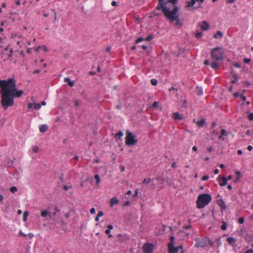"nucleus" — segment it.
Returning a JSON list of instances; mask_svg holds the SVG:
<instances>
[{
    "instance_id": "f257e3e1",
    "label": "nucleus",
    "mask_w": 253,
    "mask_h": 253,
    "mask_svg": "<svg viewBox=\"0 0 253 253\" xmlns=\"http://www.w3.org/2000/svg\"><path fill=\"white\" fill-rule=\"evenodd\" d=\"M16 86V81L13 78H9L7 80H0V103L4 110L14 105L15 97H20L23 94V91L18 90Z\"/></svg>"
},
{
    "instance_id": "f03ea898",
    "label": "nucleus",
    "mask_w": 253,
    "mask_h": 253,
    "mask_svg": "<svg viewBox=\"0 0 253 253\" xmlns=\"http://www.w3.org/2000/svg\"><path fill=\"white\" fill-rule=\"evenodd\" d=\"M178 0H158V4L154 10H162L164 15L171 23L179 16L180 9L176 5Z\"/></svg>"
},
{
    "instance_id": "7ed1b4c3",
    "label": "nucleus",
    "mask_w": 253,
    "mask_h": 253,
    "mask_svg": "<svg viewBox=\"0 0 253 253\" xmlns=\"http://www.w3.org/2000/svg\"><path fill=\"white\" fill-rule=\"evenodd\" d=\"M211 200V196L209 194H202L198 196L197 200V207L199 209H202Z\"/></svg>"
},
{
    "instance_id": "20e7f679",
    "label": "nucleus",
    "mask_w": 253,
    "mask_h": 253,
    "mask_svg": "<svg viewBox=\"0 0 253 253\" xmlns=\"http://www.w3.org/2000/svg\"><path fill=\"white\" fill-rule=\"evenodd\" d=\"M138 142L136 136L127 130L126 131V144L127 146L135 145Z\"/></svg>"
},
{
    "instance_id": "39448f33",
    "label": "nucleus",
    "mask_w": 253,
    "mask_h": 253,
    "mask_svg": "<svg viewBox=\"0 0 253 253\" xmlns=\"http://www.w3.org/2000/svg\"><path fill=\"white\" fill-rule=\"evenodd\" d=\"M220 50L221 48L219 47H216L212 49L211 51V54L213 59L216 61L221 60L223 59V52Z\"/></svg>"
},
{
    "instance_id": "423d86ee",
    "label": "nucleus",
    "mask_w": 253,
    "mask_h": 253,
    "mask_svg": "<svg viewBox=\"0 0 253 253\" xmlns=\"http://www.w3.org/2000/svg\"><path fill=\"white\" fill-rule=\"evenodd\" d=\"M196 241V243L195 246L197 248L204 247L207 246L209 244L211 245H213V243L211 242L209 239H207V237L204 238H197Z\"/></svg>"
},
{
    "instance_id": "0eeeda50",
    "label": "nucleus",
    "mask_w": 253,
    "mask_h": 253,
    "mask_svg": "<svg viewBox=\"0 0 253 253\" xmlns=\"http://www.w3.org/2000/svg\"><path fill=\"white\" fill-rule=\"evenodd\" d=\"M197 2V0H191L189 1L185 2V8H192L193 9H197L202 7L201 4L199 5H195Z\"/></svg>"
},
{
    "instance_id": "6e6552de",
    "label": "nucleus",
    "mask_w": 253,
    "mask_h": 253,
    "mask_svg": "<svg viewBox=\"0 0 253 253\" xmlns=\"http://www.w3.org/2000/svg\"><path fill=\"white\" fill-rule=\"evenodd\" d=\"M143 250L145 253H151L153 250V245L150 243H145L143 245Z\"/></svg>"
},
{
    "instance_id": "1a4fd4ad",
    "label": "nucleus",
    "mask_w": 253,
    "mask_h": 253,
    "mask_svg": "<svg viewBox=\"0 0 253 253\" xmlns=\"http://www.w3.org/2000/svg\"><path fill=\"white\" fill-rule=\"evenodd\" d=\"M201 30L206 31L209 29L210 25L206 21H203L199 24Z\"/></svg>"
},
{
    "instance_id": "9d476101",
    "label": "nucleus",
    "mask_w": 253,
    "mask_h": 253,
    "mask_svg": "<svg viewBox=\"0 0 253 253\" xmlns=\"http://www.w3.org/2000/svg\"><path fill=\"white\" fill-rule=\"evenodd\" d=\"M189 235V233H186V232L179 230L177 233V238L179 240H183L185 237H188Z\"/></svg>"
},
{
    "instance_id": "9b49d317",
    "label": "nucleus",
    "mask_w": 253,
    "mask_h": 253,
    "mask_svg": "<svg viewBox=\"0 0 253 253\" xmlns=\"http://www.w3.org/2000/svg\"><path fill=\"white\" fill-rule=\"evenodd\" d=\"M218 181L219 185L221 186H225L227 184V179L225 176L222 177L219 176L218 177Z\"/></svg>"
},
{
    "instance_id": "f8f14e48",
    "label": "nucleus",
    "mask_w": 253,
    "mask_h": 253,
    "mask_svg": "<svg viewBox=\"0 0 253 253\" xmlns=\"http://www.w3.org/2000/svg\"><path fill=\"white\" fill-rule=\"evenodd\" d=\"M217 203L218 206L221 208V212L223 211V210H225L226 209V205L222 199L218 200Z\"/></svg>"
},
{
    "instance_id": "ddd939ff",
    "label": "nucleus",
    "mask_w": 253,
    "mask_h": 253,
    "mask_svg": "<svg viewBox=\"0 0 253 253\" xmlns=\"http://www.w3.org/2000/svg\"><path fill=\"white\" fill-rule=\"evenodd\" d=\"M178 251V248L175 247L174 246H171V244H170V247H169V253H177Z\"/></svg>"
},
{
    "instance_id": "4468645a",
    "label": "nucleus",
    "mask_w": 253,
    "mask_h": 253,
    "mask_svg": "<svg viewBox=\"0 0 253 253\" xmlns=\"http://www.w3.org/2000/svg\"><path fill=\"white\" fill-rule=\"evenodd\" d=\"M119 202V200L116 197H113L111 199L110 201V206L111 207H113L114 205L118 204Z\"/></svg>"
},
{
    "instance_id": "2eb2a0df",
    "label": "nucleus",
    "mask_w": 253,
    "mask_h": 253,
    "mask_svg": "<svg viewBox=\"0 0 253 253\" xmlns=\"http://www.w3.org/2000/svg\"><path fill=\"white\" fill-rule=\"evenodd\" d=\"M173 118L175 120H181L183 119L182 116L178 112L173 113Z\"/></svg>"
},
{
    "instance_id": "dca6fc26",
    "label": "nucleus",
    "mask_w": 253,
    "mask_h": 253,
    "mask_svg": "<svg viewBox=\"0 0 253 253\" xmlns=\"http://www.w3.org/2000/svg\"><path fill=\"white\" fill-rule=\"evenodd\" d=\"M48 129V126L46 125H42L40 127V131L42 133H44Z\"/></svg>"
},
{
    "instance_id": "f3484780",
    "label": "nucleus",
    "mask_w": 253,
    "mask_h": 253,
    "mask_svg": "<svg viewBox=\"0 0 253 253\" xmlns=\"http://www.w3.org/2000/svg\"><path fill=\"white\" fill-rule=\"evenodd\" d=\"M227 242L232 246H234L235 244L236 240L233 237H228L227 239Z\"/></svg>"
},
{
    "instance_id": "a211bd4d",
    "label": "nucleus",
    "mask_w": 253,
    "mask_h": 253,
    "mask_svg": "<svg viewBox=\"0 0 253 253\" xmlns=\"http://www.w3.org/2000/svg\"><path fill=\"white\" fill-rule=\"evenodd\" d=\"M64 82L67 83L70 86H73L74 84V82L71 81L69 78H64Z\"/></svg>"
},
{
    "instance_id": "6ab92c4d",
    "label": "nucleus",
    "mask_w": 253,
    "mask_h": 253,
    "mask_svg": "<svg viewBox=\"0 0 253 253\" xmlns=\"http://www.w3.org/2000/svg\"><path fill=\"white\" fill-rule=\"evenodd\" d=\"M195 91L198 95H201L203 94L202 88L200 87L197 86L196 88Z\"/></svg>"
},
{
    "instance_id": "aec40b11",
    "label": "nucleus",
    "mask_w": 253,
    "mask_h": 253,
    "mask_svg": "<svg viewBox=\"0 0 253 253\" xmlns=\"http://www.w3.org/2000/svg\"><path fill=\"white\" fill-rule=\"evenodd\" d=\"M184 49H183V48H179L178 49V51L177 52V53H176V52H174L173 54L177 57H178L179 55L180 54H182L184 53Z\"/></svg>"
},
{
    "instance_id": "412c9836",
    "label": "nucleus",
    "mask_w": 253,
    "mask_h": 253,
    "mask_svg": "<svg viewBox=\"0 0 253 253\" xmlns=\"http://www.w3.org/2000/svg\"><path fill=\"white\" fill-rule=\"evenodd\" d=\"M205 124V119H203L201 120L200 121H198L197 122V125L199 127L203 126Z\"/></svg>"
},
{
    "instance_id": "4be33fe9",
    "label": "nucleus",
    "mask_w": 253,
    "mask_h": 253,
    "mask_svg": "<svg viewBox=\"0 0 253 253\" xmlns=\"http://www.w3.org/2000/svg\"><path fill=\"white\" fill-rule=\"evenodd\" d=\"M104 215V213L102 211H100L98 212L97 216L95 218V220L96 221H98L99 220V217L102 216Z\"/></svg>"
},
{
    "instance_id": "5701e85b",
    "label": "nucleus",
    "mask_w": 253,
    "mask_h": 253,
    "mask_svg": "<svg viewBox=\"0 0 253 253\" xmlns=\"http://www.w3.org/2000/svg\"><path fill=\"white\" fill-rule=\"evenodd\" d=\"M94 178L96 180V185L97 186L99 185L100 182V179L98 174H95L94 175Z\"/></svg>"
},
{
    "instance_id": "b1692460",
    "label": "nucleus",
    "mask_w": 253,
    "mask_h": 253,
    "mask_svg": "<svg viewBox=\"0 0 253 253\" xmlns=\"http://www.w3.org/2000/svg\"><path fill=\"white\" fill-rule=\"evenodd\" d=\"M179 16H177V18H176V20H174V21H175V25L177 26H181L182 24V23L180 21V20L179 19Z\"/></svg>"
},
{
    "instance_id": "393cba45",
    "label": "nucleus",
    "mask_w": 253,
    "mask_h": 253,
    "mask_svg": "<svg viewBox=\"0 0 253 253\" xmlns=\"http://www.w3.org/2000/svg\"><path fill=\"white\" fill-rule=\"evenodd\" d=\"M218 36L219 37V38H221L223 36V34L221 32L218 31L217 32V33L214 35L213 37L215 39H217Z\"/></svg>"
},
{
    "instance_id": "a878e982",
    "label": "nucleus",
    "mask_w": 253,
    "mask_h": 253,
    "mask_svg": "<svg viewBox=\"0 0 253 253\" xmlns=\"http://www.w3.org/2000/svg\"><path fill=\"white\" fill-rule=\"evenodd\" d=\"M123 131H122L121 130L119 131L118 133H117V134H116V135H115V138H117V137H118V138L120 139L121 138V137H122L123 136Z\"/></svg>"
},
{
    "instance_id": "bb28decb",
    "label": "nucleus",
    "mask_w": 253,
    "mask_h": 253,
    "mask_svg": "<svg viewBox=\"0 0 253 253\" xmlns=\"http://www.w3.org/2000/svg\"><path fill=\"white\" fill-rule=\"evenodd\" d=\"M29 215V212L27 211H24L23 214V220L24 221H26L27 220V217Z\"/></svg>"
},
{
    "instance_id": "cd10ccee",
    "label": "nucleus",
    "mask_w": 253,
    "mask_h": 253,
    "mask_svg": "<svg viewBox=\"0 0 253 253\" xmlns=\"http://www.w3.org/2000/svg\"><path fill=\"white\" fill-rule=\"evenodd\" d=\"M211 66L212 68L216 69L218 66V64L216 62H214L211 63Z\"/></svg>"
},
{
    "instance_id": "c85d7f7f",
    "label": "nucleus",
    "mask_w": 253,
    "mask_h": 253,
    "mask_svg": "<svg viewBox=\"0 0 253 253\" xmlns=\"http://www.w3.org/2000/svg\"><path fill=\"white\" fill-rule=\"evenodd\" d=\"M154 38V36L153 34H150L147 37V38H146L145 40L146 41H148V42H149L150 41H151L153 38Z\"/></svg>"
},
{
    "instance_id": "c756f323",
    "label": "nucleus",
    "mask_w": 253,
    "mask_h": 253,
    "mask_svg": "<svg viewBox=\"0 0 253 253\" xmlns=\"http://www.w3.org/2000/svg\"><path fill=\"white\" fill-rule=\"evenodd\" d=\"M221 228L223 230H225L227 228V224L225 222L223 221L222 222V225L221 226Z\"/></svg>"
},
{
    "instance_id": "7c9ffc66",
    "label": "nucleus",
    "mask_w": 253,
    "mask_h": 253,
    "mask_svg": "<svg viewBox=\"0 0 253 253\" xmlns=\"http://www.w3.org/2000/svg\"><path fill=\"white\" fill-rule=\"evenodd\" d=\"M41 107V104H40V103H34V108L36 110H38L40 109Z\"/></svg>"
},
{
    "instance_id": "2f4dec72",
    "label": "nucleus",
    "mask_w": 253,
    "mask_h": 253,
    "mask_svg": "<svg viewBox=\"0 0 253 253\" xmlns=\"http://www.w3.org/2000/svg\"><path fill=\"white\" fill-rule=\"evenodd\" d=\"M151 179L150 178H145L143 181H142V183L143 184H148L150 183V182L151 181Z\"/></svg>"
},
{
    "instance_id": "473e14b6",
    "label": "nucleus",
    "mask_w": 253,
    "mask_h": 253,
    "mask_svg": "<svg viewBox=\"0 0 253 253\" xmlns=\"http://www.w3.org/2000/svg\"><path fill=\"white\" fill-rule=\"evenodd\" d=\"M151 82L153 85H156L158 84V81L155 79H152Z\"/></svg>"
},
{
    "instance_id": "72a5a7b5",
    "label": "nucleus",
    "mask_w": 253,
    "mask_h": 253,
    "mask_svg": "<svg viewBox=\"0 0 253 253\" xmlns=\"http://www.w3.org/2000/svg\"><path fill=\"white\" fill-rule=\"evenodd\" d=\"M10 191H11V192H12V193H15L16 191H17V189L16 188V187L15 186H12L10 188Z\"/></svg>"
},
{
    "instance_id": "f704fd0d",
    "label": "nucleus",
    "mask_w": 253,
    "mask_h": 253,
    "mask_svg": "<svg viewBox=\"0 0 253 253\" xmlns=\"http://www.w3.org/2000/svg\"><path fill=\"white\" fill-rule=\"evenodd\" d=\"M49 213H48L46 211H42L41 212V216L42 217H45L47 215H48Z\"/></svg>"
},
{
    "instance_id": "c9c22d12",
    "label": "nucleus",
    "mask_w": 253,
    "mask_h": 253,
    "mask_svg": "<svg viewBox=\"0 0 253 253\" xmlns=\"http://www.w3.org/2000/svg\"><path fill=\"white\" fill-rule=\"evenodd\" d=\"M3 43L1 42L0 43V48H2V47H4V50L5 51L7 50L8 49V48H9V45H6L5 46H3L2 45Z\"/></svg>"
},
{
    "instance_id": "e433bc0d",
    "label": "nucleus",
    "mask_w": 253,
    "mask_h": 253,
    "mask_svg": "<svg viewBox=\"0 0 253 253\" xmlns=\"http://www.w3.org/2000/svg\"><path fill=\"white\" fill-rule=\"evenodd\" d=\"M56 214V212H54L53 213H49L48 216L50 219H52L53 216H54Z\"/></svg>"
},
{
    "instance_id": "4c0bfd02",
    "label": "nucleus",
    "mask_w": 253,
    "mask_h": 253,
    "mask_svg": "<svg viewBox=\"0 0 253 253\" xmlns=\"http://www.w3.org/2000/svg\"><path fill=\"white\" fill-rule=\"evenodd\" d=\"M221 134L223 136H226L227 133L224 129H222L221 130Z\"/></svg>"
},
{
    "instance_id": "58836bf2",
    "label": "nucleus",
    "mask_w": 253,
    "mask_h": 253,
    "mask_svg": "<svg viewBox=\"0 0 253 253\" xmlns=\"http://www.w3.org/2000/svg\"><path fill=\"white\" fill-rule=\"evenodd\" d=\"M203 35V34L202 32H197L196 34L195 35V37L197 38H201Z\"/></svg>"
},
{
    "instance_id": "ea45409f",
    "label": "nucleus",
    "mask_w": 253,
    "mask_h": 253,
    "mask_svg": "<svg viewBox=\"0 0 253 253\" xmlns=\"http://www.w3.org/2000/svg\"><path fill=\"white\" fill-rule=\"evenodd\" d=\"M39 151V148L37 146H34L33 148V151L37 153Z\"/></svg>"
},
{
    "instance_id": "a19ab883",
    "label": "nucleus",
    "mask_w": 253,
    "mask_h": 253,
    "mask_svg": "<svg viewBox=\"0 0 253 253\" xmlns=\"http://www.w3.org/2000/svg\"><path fill=\"white\" fill-rule=\"evenodd\" d=\"M157 107H158V102L157 101H155L152 105V107L154 108H156Z\"/></svg>"
},
{
    "instance_id": "79ce46f5",
    "label": "nucleus",
    "mask_w": 253,
    "mask_h": 253,
    "mask_svg": "<svg viewBox=\"0 0 253 253\" xmlns=\"http://www.w3.org/2000/svg\"><path fill=\"white\" fill-rule=\"evenodd\" d=\"M144 40V38H139L136 41V43H137L139 42H142Z\"/></svg>"
},
{
    "instance_id": "37998d69",
    "label": "nucleus",
    "mask_w": 253,
    "mask_h": 253,
    "mask_svg": "<svg viewBox=\"0 0 253 253\" xmlns=\"http://www.w3.org/2000/svg\"><path fill=\"white\" fill-rule=\"evenodd\" d=\"M249 119L250 121H253V113H251L249 115Z\"/></svg>"
},
{
    "instance_id": "c03bdc74",
    "label": "nucleus",
    "mask_w": 253,
    "mask_h": 253,
    "mask_svg": "<svg viewBox=\"0 0 253 253\" xmlns=\"http://www.w3.org/2000/svg\"><path fill=\"white\" fill-rule=\"evenodd\" d=\"M71 186H64L63 188L65 191H67L68 189L71 188Z\"/></svg>"
},
{
    "instance_id": "a18cd8bd",
    "label": "nucleus",
    "mask_w": 253,
    "mask_h": 253,
    "mask_svg": "<svg viewBox=\"0 0 253 253\" xmlns=\"http://www.w3.org/2000/svg\"><path fill=\"white\" fill-rule=\"evenodd\" d=\"M34 103H30L28 104V108H34Z\"/></svg>"
},
{
    "instance_id": "49530a36",
    "label": "nucleus",
    "mask_w": 253,
    "mask_h": 253,
    "mask_svg": "<svg viewBox=\"0 0 253 253\" xmlns=\"http://www.w3.org/2000/svg\"><path fill=\"white\" fill-rule=\"evenodd\" d=\"M244 222V218L243 217H241L239 219V222L240 224H243Z\"/></svg>"
},
{
    "instance_id": "de8ad7c7",
    "label": "nucleus",
    "mask_w": 253,
    "mask_h": 253,
    "mask_svg": "<svg viewBox=\"0 0 253 253\" xmlns=\"http://www.w3.org/2000/svg\"><path fill=\"white\" fill-rule=\"evenodd\" d=\"M209 178V176L208 175H205L202 177V180L204 181L207 180Z\"/></svg>"
},
{
    "instance_id": "09e8293b",
    "label": "nucleus",
    "mask_w": 253,
    "mask_h": 253,
    "mask_svg": "<svg viewBox=\"0 0 253 253\" xmlns=\"http://www.w3.org/2000/svg\"><path fill=\"white\" fill-rule=\"evenodd\" d=\"M117 237L119 238V240L120 242H123V240L122 239V235L121 234H118L117 235Z\"/></svg>"
},
{
    "instance_id": "8fccbe9b",
    "label": "nucleus",
    "mask_w": 253,
    "mask_h": 253,
    "mask_svg": "<svg viewBox=\"0 0 253 253\" xmlns=\"http://www.w3.org/2000/svg\"><path fill=\"white\" fill-rule=\"evenodd\" d=\"M231 73L233 75V77L235 78V79L238 80V76L237 75H236L235 74H233L232 71H231Z\"/></svg>"
},
{
    "instance_id": "3c124183",
    "label": "nucleus",
    "mask_w": 253,
    "mask_h": 253,
    "mask_svg": "<svg viewBox=\"0 0 253 253\" xmlns=\"http://www.w3.org/2000/svg\"><path fill=\"white\" fill-rule=\"evenodd\" d=\"M74 102L75 106L76 107H78V106H79V104H79V101H78V100H74Z\"/></svg>"
},
{
    "instance_id": "603ef678",
    "label": "nucleus",
    "mask_w": 253,
    "mask_h": 253,
    "mask_svg": "<svg viewBox=\"0 0 253 253\" xmlns=\"http://www.w3.org/2000/svg\"><path fill=\"white\" fill-rule=\"evenodd\" d=\"M251 60L249 58H244V61L246 63H249L250 62Z\"/></svg>"
},
{
    "instance_id": "864d4df0",
    "label": "nucleus",
    "mask_w": 253,
    "mask_h": 253,
    "mask_svg": "<svg viewBox=\"0 0 253 253\" xmlns=\"http://www.w3.org/2000/svg\"><path fill=\"white\" fill-rule=\"evenodd\" d=\"M130 204V202L129 201H127L126 202H125L123 206H129Z\"/></svg>"
},
{
    "instance_id": "5fc2aeb1",
    "label": "nucleus",
    "mask_w": 253,
    "mask_h": 253,
    "mask_svg": "<svg viewBox=\"0 0 253 253\" xmlns=\"http://www.w3.org/2000/svg\"><path fill=\"white\" fill-rule=\"evenodd\" d=\"M177 248H178V251L179 250H181V252H180V253H184V251H183V247L181 246H180L179 247H177Z\"/></svg>"
},
{
    "instance_id": "6e6d98bb",
    "label": "nucleus",
    "mask_w": 253,
    "mask_h": 253,
    "mask_svg": "<svg viewBox=\"0 0 253 253\" xmlns=\"http://www.w3.org/2000/svg\"><path fill=\"white\" fill-rule=\"evenodd\" d=\"M90 212L91 213V214H93L95 212V209L94 208H91L90 210Z\"/></svg>"
},
{
    "instance_id": "4d7b16f0",
    "label": "nucleus",
    "mask_w": 253,
    "mask_h": 253,
    "mask_svg": "<svg viewBox=\"0 0 253 253\" xmlns=\"http://www.w3.org/2000/svg\"><path fill=\"white\" fill-rule=\"evenodd\" d=\"M241 98H242V100L243 101H245L246 100V97L245 96H244L243 94H241Z\"/></svg>"
},
{
    "instance_id": "13d9d810",
    "label": "nucleus",
    "mask_w": 253,
    "mask_h": 253,
    "mask_svg": "<svg viewBox=\"0 0 253 253\" xmlns=\"http://www.w3.org/2000/svg\"><path fill=\"white\" fill-rule=\"evenodd\" d=\"M171 90H175V91H177L178 90V89H177V88H175L173 86H172L171 88H169V91H171Z\"/></svg>"
},
{
    "instance_id": "bf43d9fd",
    "label": "nucleus",
    "mask_w": 253,
    "mask_h": 253,
    "mask_svg": "<svg viewBox=\"0 0 253 253\" xmlns=\"http://www.w3.org/2000/svg\"><path fill=\"white\" fill-rule=\"evenodd\" d=\"M27 236H28L30 239H32L34 237V235L32 233H29L27 235Z\"/></svg>"
},
{
    "instance_id": "052dcab7",
    "label": "nucleus",
    "mask_w": 253,
    "mask_h": 253,
    "mask_svg": "<svg viewBox=\"0 0 253 253\" xmlns=\"http://www.w3.org/2000/svg\"><path fill=\"white\" fill-rule=\"evenodd\" d=\"M64 215H65V218H69V217H70V212H67V213H66L64 214Z\"/></svg>"
},
{
    "instance_id": "680f3d73",
    "label": "nucleus",
    "mask_w": 253,
    "mask_h": 253,
    "mask_svg": "<svg viewBox=\"0 0 253 253\" xmlns=\"http://www.w3.org/2000/svg\"><path fill=\"white\" fill-rule=\"evenodd\" d=\"M186 103H187V101L186 100H183L182 106L184 107H186Z\"/></svg>"
},
{
    "instance_id": "e2e57ef3",
    "label": "nucleus",
    "mask_w": 253,
    "mask_h": 253,
    "mask_svg": "<svg viewBox=\"0 0 253 253\" xmlns=\"http://www.w3.org/2000/svg\"><path fill=\"white\" fill-rule=\"evenodd\" d=\"M12 52H13V51H12V49H10L9 53V54H8V57H12Z\"/></svg>"
},
{
    "instance_id": "0e129e2a",
    "label": "nucleus",
    "mask_w": 253,
    "mask_h": 253,
    "mask_svg": "<svg viewBox=\"0 0 253 253\" xmlns=\"http://www.w3.org/2000/svg\"><path fill=\"white\" fill-rule=\"evenodd\" d=\"M19 234L20 235H21L23 237H27V235L25 234H24L21 231H20L19 232Z\"/></svg>"
},
{
    "instance_id": "69168bd1",
    "label": "nucleus",
    "mask_w": 253,
    "mask_h": 253,
    "mask_svg": "<svg viewBox=\"0 0 253 253\" xmlns=\"http://www.w3.org/2000/svg\"><path fill=\"white\" fill-rule=\"evenodd\" d=\"M112 5L113 6H116L117 5V3L115 1H113L111 3Z\"/></svg>"
},
{
    "instance_id": "338daca9",
    "label": "nucleus",
    "mask_w": 253,
    "mask_h": 253,
    "mask_svg": "<svg viewBox=\"0 0 253 253\" xmlns=\"http://www.w3.org/2000/svg\"><path fill=\"white\" fill-rule=\"evenodd\" d=\"M138 190L136 189V190L135 191L134 194L133 195V197L137 196L138 195Z\"/></svg>"
},
{
    "instance_id": "774afa93",
    "label": "nucleus",
    "mask_w": 253,
    "mask_h": 253,
    "mask_svg": "<svg viewBox=\"0 0 253 253\" xmlns=\"http://www.w3.org/2000/svg\"><path fill=\"white\" fill-rule=\"evenodd\" d=\"M245 253H253V249H250L246 251Z\"/></svg>"
}]
</instances>
